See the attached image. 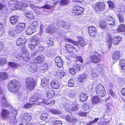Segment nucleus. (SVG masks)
<instances>
[{"mask_svg": "<svg viewBox=\"0 0 125 125\" xmlns=\"http://www.w3.org/2000/svg\"><path fill=\"white\" fill-rule=\"evenodd\" d=\"M43 100L44 101L42 102V103H44L45 104H46L50 106L53 104L55 103V101L54 100H51L48 99L46 100H44L43 99Z\"/></svg>", "mask_w": 125, "mask_h": 125, "instance_id": "obj_30", "label": "nucleus"}, {"mask_svg": "<svg viewBox=\"0 0 125 125\" xmlns=\"http://www.w3.org/2000/svg\"><path fill=\"white\" fill-rule=\"evenodd\" d=\"M119 65L121 66H123L125 65V60H121L119 61Z\"/></svg>", "mask_w": 125, "mask_h": 125, "instance_id": "obj_64", "label": "nucleus"}, {"mask_svg": "<svg viewBox=\"0 0 125 125\" xmlns=\"http://www.w3.org/2000/svg\"><path fill=\"white\" fill-rule=\"evenodd\" d=\"M8 77V75L7 73L4 72L0 73V78L2 79L6 80Z\"/></svg>", "mask_w": 125, "mask_h": 125, "instance_id": "obj_39", "label": "nucleus"}, {"mask_svg": "<svg viewBox=\"0 0 125 125\" xmlns=\"http://www.w3.org/2000/svg\"><path fill=\"white\" fill-rule=\"evenodd\" d=\"M51 6L49 5L46 4L44 6H42V7H39L38 8L40 9H41L42 8H43L46 9H50L51 8Z\"/></svg>", "mask_w": 125, "mask_h": 125, "instance_id": "obj_59", "label": "nucleus"}, {"mask_svg": "<svg viewBox=\"0 0 125 125\" xmlns=\"http://www.w3.org/2000/svg\"><path fill=\"white\" fill-rule=\"evenodd\" d=\"M66 41L70 42L73 43L75 45H77L79 44L82 47H83L87 44L86 40L83 39H80L79 41V43L75 41H73L71 39L68 38H65V39Z\"/></svg>", "mask_w": 125, "mask_h": 125, "instance_id": "obj_5", "label": "nucleus"}, {"mask_svg": "<svg viewBox=\"0 0 125 125\" xmlns=\"http://www.w3.org/2000/svg\"><path fill=\"white\" fill-rule=\"evenodd\" d=\"M25 12V16L28 18L32 19L34 18V16L33 13L31 12Z\"/></svg>", "mask_w": 125, "mask_h": 125, "instance_id": "obj_37", "label": "nucleus"}, {"mask_svg": "<svg viewBox=\"0 0 125 125\" xmlns=\"http://www.w3.org/2000/svg\"><path fill=\"white\" fill-rule=\"evenodd\" d=\"M69 72L72 74L73 75L75 73V71L74 68H71L69 69Z\"/></svg>", "mask_w": 125, "mask_h": 125, "instance_id": "obj_60", "label": "nucleus"}, {"mask_svg": "<svg viewBox=\"0 0 125 125\" xmlns=\"http://www.w3.org/2000/svg\"><path fill=\"white\" fill-rule=\"evenodd\" d=\"M115 20L111 16H110V26L112 30H116V28L115 26Z\"/></svg>", "mask_w": 125, "mask_h": 125, "instance_id": "obj_22", "label": "nucleus"}, {"mask_svg": "<svg viewBox=\"0 0 125 125\" xmlns=\"http://www.w3.org/2000/svg\"><path fill=\"white\" fill-rule=\"evenodd\" d=\"M93 87H95L97 94L102 97H104L106 94L105 88L104 87L100 84L97 83V81L95 80L93 82Z\"/></svg>", "mask_w": 125, "mask_h": 125, "instance_id": "obj_3", "label": "nucleus"}, {"mask_svg": "<svg viewBox=\"0 0 125 125\" xmlns=\"http://www.w3.org/2000/svg\"><path fill=\"white\" fill-rule=\"evenodd\" d=\"M8 65L12 68L15 69L20 66V65L13 62H8Z\"/></svg>", "mask_w": 125, "mask_h": 125, "instance_id": "obj_34", "label": "nucleus"}, {"mask_svg": "<svg viewBox=\"0 0 125 125\" xmlns=\"http://www.w3.org/2000/svg\"><path fill=\"white\" fill-rule=\"evenodd\" d=\"M57 28H55L53 25H50L48 27L46 30V32L47 33H52L57 31Z\"/></svg>", "mask_w": 125, "mask_h": 125, "instance_id": "obj_14", "label": "nucleus"}, {"mask_svg": "<svg viewBox=\"0 0 125 125\" xmlns=\"http://www.w3.org/2000/svg\"><path fill=\"white\" fill-rule=\"evenodd\" d=\"M106 26V24L104 21H101L100 22V26L101 28L104 29Z\"/></svg>", "mask_w": 125, "mask_h": 125, "instance_id": "obj_50", "label": "nucleus"}, {"mask_svg": "<svg viewBox=\"0 0 125 125\" xmlns=\"http://www.w3.org/2000/svg\"><path fill=\"white\" fill-rule=\"evenodd\" d=\"M7 60L6 59L3 57L0 58V65L3 66L6 63Z\"/></svg>", "mask_w": 125, "mask_h": 125, "instance_id": "obj_45", "label": "nucleus"}, {"mask_svg": "<svg viewBox=\"0 0 125 125\" xmlns=\"http://www.w3.org/2000/svg\"><path fill=\"white\" fill-rule=\"evenodd\" d=\"M28 6V5L25 3H22L19 6V8L21 10H24L25 8Z\"/></svg>", "mask_w": 125, "mask_h": 125, "instance_id": "obj_46", "label": "nucleus"}, {"mask_svg": "<svg viewBox=\"0 0 125 125\" xmlns=\"http://www.w3.org/2000/svg\"><path fill=\"white\" fill-rule=\"evenodd\" d=\"M35 45L32 44L31 43L29 44L28 45L29 49L31 50H33L35 48Z\"/></svg>", "mask_w": 125, "mask_h": 125, "instance_id": "obj_62", "label": "nucleus"}, {"mask_svg": "<svg viewBox=\"0 0 125 125\" xmlns=\"http://www.w3.org/2000/svg\"><path fill=\"white\" fill-rule=\"evenodd\" d=\"M117 17L120 22H123L124 21V19L122 15H121L120 13H118Z\"/></svg>", "mask_w": 125, "mask_h": 125, "instance_id": "obj_52", "label": "nucleus"}, {"mask_svg": "<svg viewBox=\"0 0 125 125\" xmlns=\"http://www.w3.org/2000/svg\"><path fill=\"white\" fill-rule=\"evenodd\" d=\"M22 50L23 52V53L24 54H25V53H26V54H28V50L26 49L25 46H24L23 47L22 49Z\"/></svg>", "mask_w": 125, "mask_h": 125, "instance_id": "obj_61", "label": "nucleus"}, {"mask_svg": "<svg viewBox=\"0 0 125 125\" xmlns=\"http://www.w3.org/2000/svg\"><path fill=\"white\" fill-rule=\"evenodd\" d=\"M38 23L37 21H33L31 24V26L33 27V28L35 29L36 28H37L38 26Z\"/></svg>", "mask_w": 125, "mask_h": 125, "instance_id": "obj_49", "label": "nucleus"}, {"mask_svg": "<svg viewBox=\"0 0 125 125\" xmlns=\"http://www.w3.org/2000/svg\"><path fill=\"white\" fill-rule=\"evenodd\" d=\"M25 24L23 23H19L16 26L15 30L16 32L20 33L25 28Z\"/></svg>", "mask_w": 125, "mask_h": 125, "instance_id": "obj_13", "label": "nucleus"}, {"mask_svg": "<svg viewBox=\"0 0 125 125\" xmlns=\"http://www.w3.org/2000/svg\"><path fill=\"white\" fill-rule=\"evenodd\" d=\"M56 32L58 35L61 36H62L64 35V31L61 30L60 29H57Z\"/></svg>", "mask_w": 125, "mask_h": 125, "instance_id": "obj_47", "label": "nucleus"}, {"mask_svg": "<svg viewBox=\"0 0 125 125\" xmlns=\"http://www.w3.org/2000/svg\"><path fill=\"white\" fill-rule=\"evenodd\" d=\"M54 42L53 41V39L52 38H50L49 40L47 41L44 44V46L46 48H48L49 47L53 45Z\"/></svg>", "mask_w": 125, "mask_h": 125, "instance_id": "obj_31", "label": "nucleus"}, {"mask_svg": "<svg viewBox=\"0 0 125 125\" xmlns=\"http://www.w3.org/2000/svg\"><path fill=\"white\" fill-rule=\"evenodd\" d=\"M49 79L48 78H44L42 79L41 85L42 86H48Z\"/></svg>", "mask_w": 125, "mask_h": 125, "instance_id": "obj_27", "label": "nucleus"}, {"mask_svg": "<svg viewBox=\"0 0 125 125\" xmlns=\"http://www.w3.org/2000/svg\"><path fill=\"white\" fill-rule=\"evenodd\" d=\"M17 33L16 31L12 28H10L9 29L8 34L11 37H15L17 35Z\"/></svg>", "mask_w": 125, "mask_h": 125, "instance_id": "obj_23", "label": "nucleus"}, {"mask_svg": "<svg viewBox=\"0 0 125 125\" xmlns=\"http://www.w3.org/2000/svg\"><path fill=\"white\" fill-rule=\"evenodd\" d=\"M52 121V123H53V125H62V122L60 121Z\"/></svg>", "mask_w": 125, "mask_h": 125, "instance_id": "obj_58", "label": "nucleus"}, {"mask_svg": "<svg viewBox=\"0 0 125 125\" xmlns=\"http://www.w3.org/2000/svg\"><path fill=\"white\" fill-rule=\"evenodd\" d=\"M122 40V38L121 37L119 36L117 37H115L113 38V40L110 38V42L111 41L112 43L115 45H116L119 43L120 41Z\"/></svg>", "mask_w": 125, "mask_h": 125, "instance_id": "obj_19", "label": "nucleus"}, {"mask_svg": "<svg viewBox=\"0 0 125 125\" xmlns=\"http://www.w3.org/2000/svg\"><path fill=\"white\" fill-rule=\"evenodd\" d=\"M88 75L85 74H82L80 75L78 78V79L81 82H84L85 80L88 78Z\"/></svg>", "mask_w": 125, "mask_h": 125, "instance_id": "obj_26", "label": "nucleus"}, {"mask_svg": "<svg viewBox=\"0 0 125 125\" xmlns=\"http://www.w3.org/2000/svg\"><path fill=\"white\" fill-rule=\"evenodd\" d=\"M50 85L52 88L57 89L59 87V84L58 81L56 80H52L51 82Z\"/></svg>", "mask_w": 125, "mask_h": 125, "instance_id": "obj_18", "label": "nucleus"}, {"mask_svg": "<svg viewBox=\"0 0 125 125\" xmlns=\"http://www.w3.org/2000/svg\"><path fill=\"white\" fill-rule=\"evenodd\" d=\"M88 29L91 37L93 38L95 36L97 32L96 28L94 26H91L88 27Z\"/></svg>", "mask_w": 125, "mask_h": 125, "instance_id": "obj_10", "label": "nucleus"}, {"mask_svg": "<svg viewBox=\"0 0 125 125\" xmlns=\"http://www.w3.org/2000/svg\"><path fill=\"white\" fill-rule=\"evenodd\" d=\"M104 66L103 64H100L97 65L96 68L98 69L97 71L100 72L102 71L104 68Z\"/></svg>", "mask_w": 125, "mask_h": 125, "instance_id": "obj_48", "label": "nucleus"}, {"mask_svg": "<svg viewBox=\"0 0 125 125\" xmlns=\"http://www.w3.org/2000/svg\"><path fill=\"white\" fill-rule=\"evenodd\" d=\"M39 39L37 36H34L32 38L31 42L32 44L36 45L39 43Z\"/></svg>", "mask_w": 125, "mask_h": 125, "instance_id": "obj_28", "label": "nucleus"}, {"mask_svg": "<svg viewBox=\"0 0 125 125\" xmlns=\"http://www.w3.org/2000/svg\"><path fill=\"white\" fill-rule=\"evenodd\" d=\"M74 10L73 11V14L76 15H78L82 13L84 10V9L83 8L80 6H75Z\"/></svg>", "mask_w": 125, "mask_h": 125, "instance_id": "obj_11", "label": "nucleus"}, {"mask_svg": "<svg viewBox=\"0 0 125 125\" xmlns=\"http://www.w3.org/2000/svg\"><path fill=\"white\" fill-rule=\"evenodd\" d=\"M34 28H32L31 27H27L26 30V32L27 34L31 35L34 31Z\"/></svg>", "mask_w": 125, "mask_h": 125, "instance_id": "obj_33", "label": "nucleus"}, {"mask_svg": "<svg viewBox=\"0 0 125 125\" xmlns=\"http://www.w3.org/2000/svg\"><path fill=\"white\" fill-rule=\"evenodd\" d=\"M54 92L53 91H49L47 93L46 96L48 98H51L54 95Z\"/></svg>", "mask_w": 125, "mask_h": 125, "instance_id": "obj_41", "label": "nucleus"}, {"mask_svg": "<svg viewBox=\"0 0 125 125\" xmlns=\"http://www.w3.org/2000/svg\"><path fill=\"white\" fill-rule=\"evenodd\" d=\"M26 86L27 89L29 90H32L35 87V83L32 78H28L26 80Z\"/></svg>", "mask_w": 125, "mask_h": 125, "instance_id": "obj_6", "label": "nucleus"}, {"mask_svg": "<svg viewBox=\"0 0 125 125\" xmlns=\"http://www.w3.org/2000/svg\"><path fill=\"white\" fill-rule=\"evenodd\" d=\"M92 70L91 76L93 77L96 78L98 76V72L96 70L95 68H93L91 69Z\"/></svg>", "mask_w": 125, "mask_h": 125, "instance_id": "obj_32", "label": "nucleus"}, {"mask_svg": "<svg viewBox=\"0 0 125 125\" xmlns=\"http://www.w3.org/2000/svg\"><path fill=\"white\" fill-rule=\"evenodd\" d=\"M110 8L113 10H115V8L114 2L111 1H110Z\"/></svg>", "mask_w": 125, "mask_h": 125, "instance_id": "obj_57", "label": "nucleus"}, {"mask_svg": "<svg viewBox=\"0 0 125 125\" xmlns=\"http://www.w3.org/2000/svg\"><path fill=\"white\" fill-rule=\"evenodd\" d=\"M50 112L54 114H61V111L57 109H52L50 110Z\"/></svg>", "mask_w": 125, "mask_h": 125, "instance_id": "obj_43", "label": "nucleus"}, {"mask_svg": "<svg viewBox=\"0 0 125 125\" xmlns=\"http://www.w3.org/2000/svg\"><path fill=\"white\" fill-rule=\"evenodd\" d=\"M1 116L3 118H6L9 117L10 112L7 110L3 109L2 111Z\"/></svg>", "mask_w": 125, "mask_h": 125, "instance_id": "obj_16", "label": "nucleus"}, {"mask_svg": "<svg viewBox=\"0 0 125 125\" xmlns=\"http://www.w3.org/2000/svg\"><path fill=\"white\" fill-rule=\"evenodd\" d=\"M71 104L68 103H66L65 105V107L66 108H68L69 109H71V110L75 112L76 111L78 110L79 108L77 105H75L71 108Z\"/></svg>", "mask_w": 125, "mask_h": 125, "instance_id": "obj_17", "label": "nucleus"}, {"mask_svg": "<svg viewBox=\"0 0 125 125\" xmlns=\"http://www.w3.org/2000/svg\"><path fill=\"white\" fill-rule=\"evenodd\" d=\"M65 118L67 121L70 122L72 118L71 115H66L65 116Z\"/></svg>", "mask_w": 125, "mask_h": 125, "instance_id": "obj_56", "label": "nucleus"}, {"mask_svg": "<svg viewBox=\"0 0 125 125\" xmlns=\"http://www.w3.org/2000/svg\"><path fill=\"white\" fill-rule=\"evenodd\" d=\"M120 10L118 11V13H121L123 14H124L125 12V9L124 8V6L123 5L120 8Z\"/></svg>", "mask_w": 125, "mask_h": 125, "instance_id": "obj_54", "label": "nucleus"}, {"mask_svg": "<svg viewBox=\"0 0 125 125\" xmlns=\"http://www.w3.org/2000/svg\"><path fill=\"white\" fill-rule=\"evenodd\" d=\"M1 105L3 107H9V109L10 110H11L12 113L11 114V115L12 116H11L10 115L9 118L11 121H13L16 119L15 116L17 114V111L15 110L13 108L12 106L8 103L6 100L5 97H3L1 101Z\"/></svg>", "mask_w": 125, "mask_h": 125, "instance_id": "obj_1", "label": "nucleus"}, {"mask_svg": "<svg viewBox=\"0 0 125 125\" xmlns=\"http://www.w3.org/2000/svg\"><path fill=\"white\" fill-rule=\"evenodd\" d=\"M30 101L34 103L35 105H39L40 104V103L43 102V98L40 95L37 93L33 94L32 96L30 99Z\"/></svg>", "mask_w": 125, "mask_h": 125, "instance_id": "obj_4", "label": "nucleus"}, {"mask_svg": "<svg viewBox=\"0 0 125 125\" xmlns=\"http://www.w3.org/2000/svg\"><path fill=\"white\" fill-rule=\"evenodd\" d=\"M105 5L104 3L99 2L96 3L95 6L96 9H98L99 10H103L105 8Z\"/></svg>", "mask_w": 125, "mask_h": 125, "instance_id": "obj_12", "label": "nucleus"}, {"mask_svg": "<svg viewBox=\"0 0 125 125\" xmlns=\"http://www.w3.org/2000/svg\"><path fill=\"white\" fill-rule=\"evenodd\" d=\"M84 87L85 88V90L87 91L91 92L92 91V87L91 85L90 84H85Z\"/></svg>", "mask_w": 125, "mask_h": 125, "instance_id": "obj_42", "label": "nucleus"}, {"mask_svg": "<svg viewBox=\"0 0 125 125\" xmlns=\"http://www.w3.org/2000/svg\"><path fill=\"white\" fill-rule=\"evenodd\" d=\"M45 57L43 55L38 56L35 59V61L38 63H41L44 61Z\"/></svg>", "mask_w": 125, "mask_h": 125, "instance_id": "obj_20", "label": "nucleus"}, {"mask_svg": "<svg viewBox=\"0 0 125 125\" xmlns=\"http://www.w3.org/2000/svg\"><path fill=\"white\" fill-rule=\"evenodd\" d=\"M66 74L65 72L59 71L57 72V75L58 77L61 78L62 77Z\"/></svg>", "mask_w": 125, "mask_h": 125, "instance_id": "obj_44", "label": "nucleus"}, {"mask_svg": "<svg viewBox=\"0 0 125 125\" xmlns=\"http://www.w3.org/2000/svg\"><path fill=\"white\" fill-rule=\"evenodd\" d=\"M20 85V83L18 80L13 79L9 82L8 88L10 92L17 93L19 90Z\"/></svg>", "mask_w": 125, "mask_h": 125, "instance_id": "obj_2", "label": "nucleus"}, {"mask_svg": "<svg viewBox=\"0 0 125 125\" xmlns=\"http://www.w3.org/2000/svg\"><path fill=\"white\" fill-rule=\"evenodd\" d=\"M55 61L57 63V65L59 67H60L62 66L63 62L60 57H56L55 59Z\"/></svg>", "mask_w": 125, "mask_h": 125, "instance_id": "obj_21", "label": "nucleus"}, {"mask_svg": "<svg viewBox=\"0 0 125 125\" xmlns=\"http://www.w3.org/2000/svg\"><path fill=\"white\" fill-rule=\"evenodd\" d=\"M120 56V53L119 52L117 51L115 52L112 56L113 59L115 60L119 58Z\"/></svg>", "mask_w": 125, "mask_h": 125, "instance_id": "obj_25", "label": "nucleus"}, {"mask_svg": "<svg viewBox=\"0 0 125 125\" xmlns=\"http://www.w3.org/2000/svg\"><path fill=\"white\" fill-rule=\"evenodd\" d=\"M58 25L60 27H65L66 26V24L63 21H61L58 23Z\"/></svg>", "mask_w": 125, "mask_h": 125, "instance_id": "obj_55", "label": "nucleus"}, {"mask_svg": "<svg viewBox=\"0 0 125 125\" xmlns=\"http://www.w3.org/2000/svg\"><path fill=\"white\" fill-rule=\"evenodd\" d=\"M100 101L99 97L97 96H96L92 98V102L93 104L98 103L100 102Z\"/></svg>", "mask_w": 125, "mask_h": 125, "instance_id": "obj_38", "label": "nucleus"}, {"mask_svg": "<svg viewBox=\"0 0 125 125\" xmlns=\"http://www.w3.org/2000/svg\"><path fill=\"white\" fill-rule=\"evenodd\" d=\"M88 94H82L80 96V100L82 102L86 101L88 97Z\"/></svg>", "mask_w": 125, "mask_h": 125, "instance_id": "obj_24", "label": "nucleus"}, {"mask_svg": "<svg viewBox=\"0 0 125 125\" xmlns=\"http://www.w3.org/2000/svg\"><path fill=\"white\" fill-rule=\"evenodd\" d=\"M74 81L72 79H70L68 82V86L70 87L73 86Z\"/></svg>", "mask_w": 125, "mask_h": 125, "instance_id": "obj_51", "label": "nucleus"}, {"mask_svg": "<svg viewBox=\"0 0 125 125\" xmlns=\"http://www.w3.org/2000/svg\"><path fill=\"white\" fill-rule=\"evenodd\" d=\"M74 69L77 72H78L80 70V65L78 64H76L74 67Z\"/></svg>", "mask_w": 125, "mask_h": 125, "instance_id": "obj_63", "label": "nucleus"}, {"mask_svg": "<svg viewBox=\"0 0 125 125\" xmlns=\"http://www.w3.org/2000/svg\"><path fill=\"white\" fill-rule=\"evenodd\" d=\"M69 3V0H62L60 2V4L62 5H65Z\"/></svg>", "mask_w": 125, "mask_h": 125, "instance_id": "obj_53", "label": "nucleus"}, {"mask_svg": "<svg viewBox=\"0 0 125 125\" xmlns=\"http://www.w3.org/2000/svg\"><path fill=\"white\" fill-rule=\"evenodd\" d=\"M37 67L36 66H30L29 68V71L32 73H34L37 71Z\"/></svg>", "mask_w": 125, "mask_h": 125, "instance_id": "obj_40", "label": "nucleus"}, {"mask_svg": "<svg viewBox=\"0 0 125 125\" xmlns=\"http://www.w3.org/2000/svg\"><path fill=\"white\" fill-rule=\"evenodd\" d=\"M18 17L17 16H13L11 17L10 19V22L12 24H15L18 21Z\"/></svg>", "mask_w": 125, "mask_h": 125, "instance_id": "obj_29", "label": "nucleus"}, {"mask_svg": "<svg viewBox=\"0 0 125 125\" xmlns=\"http://www.w3.org/2000/svg\"><path fill=\"white\" fill-rule=\"evenodd\" d=\"M26 42V39L24 37L22 36L18 38L16 41V44L18 45H20L23 44Z\"/></svg>", "mask_w": 125, "mask_h": 125, "instance_id": "obj_15", "label": "nucleus"}, {"mask_svg": "<svg viewBox=\"0 0 125 125\" xmlns=\"http://www.w3.org/2000/svg\"><path fill=\"white\" fill-rule=\"evenodd\" d=\"M65 47L69 52L72 54H75L77 52L76 48L73 45L66 44L65 46Z\"/></svg>", "mask_w": 125, "mask_h": 125, "instance_id": "obj_9", "label": "nucleus"}, {"mask_svg": "<svg viewBox=\"0 0 125 125\" xmlns=\"http://www.w3.org/2000/svg\"><path fill=\"white\" fill-rule=\"evenodd\" d=\"M14 2L13 1H10L9 2V7L10 9L14 10L17 8V5L14 3Z\"/></svg>", "mask_w": 125, "mask_h": 125, "instance_id": "obj_35", "label": "nucleus"}, {"mask_svg": "<svg viewBox=\"0 0 125 125\" xmlns=\"http://www.w3.org/2000/svg\"><path fill=\"white\" fill-rule=\"evenodd\" d=\"M116 31L118 32H125V26L124 24H121L120 25L119 28H118V30L116 29Z\"/></svg>", "mask_w": 125, "mask_h": 125, "instance_id": "obj_36", "label": "nucleus"}, {"mask_svg": "<svg viewBox=\"0 0 125 125\" xmlns=\"http://www.w3.org/2000/svg\"><path fill=\"white\" fill-rule=\"evenodd\" d=\"M101 56L99 54L96 53L95 54L91 56L90 57L91 62L95 63H98L101 60Z\"/></svg>", "mask_w": 125, "mask_h": 125, "instance_id": "obj_7", "label": "nucleus"}, {"mask_svg": "<svg viewBox=\"0 0 125 125\" xmlns=\"http://www.w3.org/2000/svg\"><path fill=\"white\" fill-rule=\"evenodd\" d=\"M21 120L22 123L19 125H24L25 123L26 124L28 121L31 120V117L30 114H26L23 115L21 116Z\"/></svg>", "mask_w": 125, "mask_h": 125, "instance_id": "obj_8", "label": "nucleus"}]
</instances>
